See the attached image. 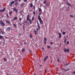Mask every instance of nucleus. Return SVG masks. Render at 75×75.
Here are the masks:
<instances>
[{
  "mask_svg": "<svg viewBox=\"0 0 75 75\" xmlns=\"http://www.w3.org/2000/svg\"><path fill=\"white\" fill-rule=\"evenodd\" d=\"M38 19L40 21V23L41 24H43V21L41 19V18L40 16H38Z\"/></svg>",
  "mask_w": 75,
  "mask_h": 75,
  "instance_id": "1",
  "label": "nucleus"
},
{
  "mask_svg": "<svg viewBox=\"0 0 75 75\" xmlns=\"http://www.w3.org/2000/svg\"><path fill=\"white\" fill-rule=\"evenodd\" d=\"M0 24L2 25L3 27H4L5 26V23H3V21H0Z\"/></svg>",
  "mask_w": 75,
  "mask_h": 75,
  "instance_id": "2",
  "label": "nucleus"
},
{
  "mask_svg": "<svg viewBox=\"0 0 75 75\" xmlns=\"http://www.w3.org/2000/svg\"><path fill=\"white\" fill-rule=\"evenodd\" d=\"M11 30H12V28L11 27H8L7 28V30L8 31H10Z\"/></svg>",
  "mask_w": 75,
  "mask_h": 75,
  "instance_id": "3",
  "label": "nucleus"
},
{
  "mask_svg": "<svg viewBox=\"0 0 75 75\" xmlns=\"http://www.w3.org/2000/svg\"><path fill=\"white\" fill-rule=\"evenodd\" d=\"M10 4V6H12V4H14V1H13L11 2Z\"/></svg>",
  "mask_w": 75,
  "mask_h": 75,
  "instance_id": "4",
  "label": "nucleus"
},
{
  "mask_svg": "<svg viewBox=\"0 0 75 75\" xmlns=\"http://www.w3.org/2000/svg\"><path fill=\"white\" fill-rule=\"evenodd\" d=\"M37 23L38 24V28L39 29H40V25H39V23H38V21H37Z\"/></svg>",
  "mask_w": 75,
  "mask_h": 75,
  "instance_id": "5",
  "label": "nucleus"
},
{
  "mask_svg": "<svg viewBox=\"0 0 75 75\" xmlns=\"http://www.w3.org/2000/svg\"><path fill=\"white\" fill-rule=\"evenodd\" d=\"M48 56H47L46 57H45V59H44V61L45 62V61H46V60H47V59H48Z\"/></svg>",
  "mask_w": 75,
  "mask_h": 75,
  "instance_id": "6",
  "label": "nucleus"
},
{
  "mask_svg": "<svg viewBox=\"0 0 75 75\" xmlns=\"http://www.w3.org/2000/svg\"><path fill=\"white\" fill-rule=\"evenodd\" d=\"M29 17H30V15L28 14L27 17V20H28V21L30 20V19H29Z\"/></svg>",
  "mask_w": 75,
  "mask_h": 75,
  "instance_id": "7",
  "label": "nucleus"
},
{
  "mask_svg": "<svg viewBox=\"0 0 75 75\" xmlns=\"http://www.w3.org/2000/svg\"><path fill=\"white\" fill-rule=\"evenodd\" d=\"M6 23H7L8 24H10V22L8 21V20H6Z\"/></svg>",
  "mask_w": 75,
  "mask_h": 75,
  "instance_id": "8",
  "label": "nucleus"
},
{
  "mask_svg": "<svg viewBox=\"0 0 75 75\" xmlns=\"http://www.w3.org/2000/svg\"><path fill=\"white\" fill-rule=\"evenodd\" d=\"M5 9H6V8H4L2 10H0V12L4 11H5Z\"/></svg>",
  "mask_w": 75,
  "mask_h": 75,
  "instance_id": "9",
  "label": "nucleus"
},
{
  "mask_svg": "<svg viewBox=\"0 0 75 75\" xmlns=\"http://www.w3.org/2000/svg\"><path fill=\"white\" fill-rule=\"evenodd\" d=\"M61 69L62 70H63V71H66V72H67V71H68V70H65V69L64 68L62 69Z\"/></svg>",
  "mask_w": 75,
  "mask_h": 75,
  "instance_id": "10",
  "label": "nucleus"
},
{
  "mask_svg": "<svg viewBox=\"0 0 75 75\" xmlns=\"http://www.w3.org/2000/svg\"><path fill=\"white\" fill-rule=\"evenodd\" d=\"M59 39H60L61 37V34L60 33H59Z\"/></svg>",
  "mask_w": 75,
  "mask_h": 75,
  "instance_id": "11",
  "label": "nucleus"
},
{
  "mask_svg": "<svg viewBox=\"0 0 75 75\" xmlns=\"http://www.w3.org/2000/svg\"><path fill=\"white\" fill-rule=\"evenodd\" d=\"M67 4L69 6H72V5L70 4L69 2H67Z\"/></svg>",
  "mask_w": 75,
  "mask_h": 75,
  "instance_id": "12",
  "label": "nucleus"
},
{
  "mask_svg": "<svg viewBox=\"0 0 75 75\" xmlns=\"http://www.w3.org/2000/svg\"><path fill=\"white\" fill-rule=\"evenodd\" d=\"M39 11L40 13H41V11H42V10H41V8H39Z\"/></svg>",
  "mask_w": 75,
  "mask_h": 75,
  "instance_id": "13",
  "label": "nucleus"
},
{
  "mask_svg": "<svg viewBox=\"0 0 75 75\" xmlns=\"http://www.w3.org/2000/svg\"><path fill=\"white\" fill-rule=\"evenodd\" d=\"M30 38H32L33 35H32V34L30 33Z\"/></svg>",
  "mask_w": 75,
  "mask_h": 75,
  "instance_id": "14",
  "label": "nucleus"
},
{
  "mask_svg": "<svg viewBox=\"0 0 75 75\" xmlns=\"http://www.w3.org/2000/svg\"><path fill=\"white\" fill-rule=\"evenodd\" d=\"M25 49H22V52H24V51H25Z\"/></svg>",
  "mask_w": 75,
  "mask_h": 75,
  "instance_id": "15",
  "label": "nucleus"
},
{
  "mask_svg": "<svg viewBox=\"0 0 75 75\" xmlns=\"http://www.w3.org/2000/svg\"><path fill=\"white\" fill-rule=\"evenodd\" d=\"M46 1H47V0H45L43 2V4H46Z\"/></svg>",
  "mask_w": 75,
  "mask_h": 75,
  "instance_id": "16",
  "label": "nucleus"
},
{
  "mask_svg": "<svg viewBox=\"0 0 75 75\" xmlns=\"http://www.w3.org/2000/svg\"><path fill=\"white\" fill-rule=\"evenodd\" d=\"M34 32H35V35H37V31H35V30H34Z\"/></svg>",
  "mask_w": 75,
  "mask_h": 75,
  "instance_id": "17",
  "label": "nucleus"
},
{
  "mask_svg": "<svg viewBox=\"0 0 75 75\" xmlns=\"http://www.w3.org/2000/svg\"><path fill=\"white\" fill-rule=\"evenodd\" d=\"M13 26L15 28H17V25H16L15 24H13Z\"/></svg>",
  "mask_w": 75,
  "mask_h": 75,
  "instance_id": "18",
  "label": "nucleus"
},
{
  "mask_svg": "<svg viewBox=\"0 0 75 75\" xmlns=\"http://www.w3.org/2000/svg\"><path fill=\"white\" fill-rule=\"evenodd\" d=\"M30 7H33V4L30 3Z\"/></svg>",
  "mask_w": 75,
  "mask_h": 75,
  "instance_id": "19",
  "label": "nucleus"
},
{
  "mask_svg": "<svg viewBox=\"0 0 75 75\" xmlns=\"http://www.w3.org/2000/svg\"><path fill=\"white\" fill-rule=\"evenodd\" d=\"M0 34H1V33L0 32ZM0 38H3V36L1 35H0Z\"/></svg>",
  "mask_w": 75,
  "mask_h": 75,
  "instance_id": "20",
  "label": "nucleus"
},
{
  "mask_svg": "<svg viewBox=\"0 0 75 75\" xmlns=\"http://www.w3.org/2000/svg\"><path fill=\"white\" fill-rule=\"evenodd\" d=\"M28 21H29V22H30V24H31L32 23V22H31V21L30 19H29V20H28Z\"/></svg>",
  "mask_w": 75,
  "mask_h": 75,
  "instance_id": "21",
  "label": "nucleus"
},
{
  "mask_svg": "<svg viewBox=\"0 0 75 75\" xmlns=\"http://www.w3.org/2000/svg\"><path fill=\"white\" fill-rule=\"evenodd\" d=\"M18 4V2H15V6H17V5Z\"/></svg>",
  "mask_w": 75,
  "mask_h": 75,
  "instance_id": "22",
  "label": "nucleus"
},
{
  "mask_svg": "<svg viewBox=\"0 0 75 75\" xmlns=\"http://www.w3.org/2000/svg\"><path fill=\"white\" fill-rule=\"evenodd\" d=\"M34 20V16H33L32 17V19H31V21H33V20Z\"/></svg>",
  "mask_w": 75,
  "mask_h": 75,
  "instance_id": "23",
  "label": "nucleus"
},
{
  "mask_svg": "<svg viewBox=\"0 0 75 75\" xmlns=\"http://www.w3.org/2000/svg\"><path fill=\"white\" fill-rule=\"evenodd\" d=\"M17 17H15L13 18L14 20H17Z\"/></svg>",
  "mask_w": 75,
  "mask_h": 75,
  "instance_id": "24",
  "label": "nucleus"
},
{
  "mask_svg": "<svg viewBox=\"0 0 75 75\" xmlns=\"http://www.w3.org/2000/svg\"><path fill=\"white\" fill-rule=\"evenodd\" d=\"M67 38H66V39H65L64 41V43H66V41H67Z\"/></svg>",
  "mask_w": 75,
  "mask_h": 75,
  "instance_id": "25",
  "label": "nucleus"
},
{
  "mask_svg": "<svg viewBox=\"0 0 75 75\" xmlns=\"http://www.w3.org/2000/svg\"><path fill=\"white\" fill-rule=\"evenodd\" d=\"M24 3H22L21 4V7H23V6H24Z\"/></svg>",
  "mask_w": 75,
  "mask_h": 75,
  "instance_id": "26",
  "label": "nucleus"
},
{
  "mask_svg": "<svg viewBox=\"0 0 75 75\" xmlns=\"http://www.w3.org/2000/svg\"><path fill=\"white\" fill-rule=\"evenodd\" d=\"M13 10L14 11H15L17 9L16 8H14L13 9Z\"/></svg>",
  "mask_w": 75,
  "mask_h": 75,
  "instance_id": "27",
  "label": "nucleus"
},
{
  "mask_svg": "<svg viewBox=\"0 0 75 75\" xmlns=\"http://www.w3.org/2000/svg\"><path fill=\"white\" fill-rule=\"evenodd\" d=\"M44 40H45V41H47V39H46L45 38H44Z\"/></svg>",
  "mask_w": 75,
  "mask_h": 75,
  "instance_id": "28",
  "label": "nucleus"
},
{
  "mask_svg": "<svg viewBox=\"0 0 75 75\" xmlns=\"http://www.w3.org/2000/svg\"><path fill=\"white\" fill-rule=\"evenodd\" d=\"M69 50L68 49H67V50H66V52H69Z\"/></svg>",
  "mask_w": 75,
  "mask_h": 75,
  "instance_id": "29",
  "label": "nucleus"
},
{
  "mask_svg": "<svg viewBox=\"0 0 75 75\" xmlns=\"http://www.w3.org/2000/svg\"><path fill=\"white\" fill-rule=\"evenodd\" d=\"M62 34H63V35H65V32H63Z\"/></svg>",
  "mask_w": 75,
  "mask_h": 75,
  "instance_id": "30",
  "label": "nucleus"
},
{
  "mask_svg": "<svg viewBox=\"0 0 75 75\" xmlns=\"http://www.w3.org/2000/svg\"><path fill=\"white\" fill-rule=\"evenodd\" d=\"M70 16L71 17H74V15H71Z\"/></svg>",
  "mask_w": 75,
  "mask_h": 75,
  "instance_id": "31",
  "label": "nucleus"
},
{
  "mask_svg": "<svg viewBox=\"0 0 75 75\" xmlns=\"http://www.w3.org/2000/svg\"><path fill=\"white\" fill-rule=\"evenodd\" d=\"M64 52H66V51L67 52V49H64Z\"/></svg>",
  "mask_w": 75,
  "mask_h": 75,
  "instance_id": "32",
  "label": "nucleus"
},
{
  "mask_svg": "<svg viewBox=\"0 0 75 75\" xmlns=\"http://www.w3.org/2000/svg\"><path fill=\"white\" fill-rule=\"evenodd\" d=\"M1 34L3 35L4 34V32H2V31H1Z\"/></svg>",
  "mask_w": 75,
  "mask_h": 75,
  "instance_id": "33",
  "label": "nucleus"
},
{
  "mask_svg": "<svg viewBox=\"0 0 75 75\" xmlns=\"http://www.w3.org/2000/svg\"><path fill=\"white\" fill-rule=\"evenodd\" d=\"M12 13H13V12L12 11H11V12H10L9 13L10 14H12Z\"/></svg>",
  "mask_w": 75,
  "mask_h": 75,
  "instance_id": "34",
  "label": "nucleus"
},
{
  "mask_svg": "<svg viewBox=\"0 0 75 75\" xmlns=\"http://www.w3.org/2000/svg\"><path fill=\"white\" fill-rule=\"evenodd\" d=\"M69 65V63L68 64H64V66H67V65Z\"/></svg>",
  "mask_w": 75,
  "mask_h": 75,
  "instance_id": "35",
  "label": "nucleus"
},
{
  "mask_svg": "<svg viewBox=\"0 0 75 75\" xmlns=\"http://www.w3.org/2000/svg\"><path fill=\"white\" fill-rule=\"evenodd\" d=\"M4 61H6V58H4Z\"/></svg>",
  "mask_w": 75,
  "mask_h": 75,
  "instance_id": "36",
  "label": "nucleus"
},
{
  "mask_svg": "<svg viewBox=\"0 0 75 75\" xmlns=\"http://www.w3.org/2000/svg\"><path fill=\"white\" fill-rule=\"evenodd\" d=\"M69 44V41H67V44Z\"/></svg>",
  "mask_w": 75,
  "mask_h": 75,
  "instance_id": "37",
  "label": "nucleus"
},
{
  "mask_svg": "<svg viewBox=\"0 0 75 75\" xmlns=\"http://www.w3.org/2000/svg\"><path fill=\"white\" fill-rule=\"evenodd\" d=\"M50 46H47V48H48V49H49V48H50Z\"/></svg>",
  "mask_w": 75,
  "mask_h": 75,
  "instance_id": "38",
  "label": "nucleus"
},
{
  "mask_svg": "<svg viewBox=\"0 0 75 75\" xmlns=\"http://www.w3.org/2000/svg\"><path fill=\"white\" fill-rule=\"evenodd\" d=\"M22 12H23V11H20L19 12L21 14H22Z\"/></svg>",
  "mask_w": 75,
  "mask_h": 75,
  "instance_id": "39",
  "label": "nucleus"
},
{
  "mask_svg": "<svg viewBox=\"0 0 75 75\" xmlns=\"http://www.w3.org/2000/svg\"><path fill=\"white\" fill-rule=\"evenodd\" d=\"M20 25H22V24H21L20 23H18Z\"/></svg>",
  "mask_w": 75,
  "mask_h": 75,
  "instance_id": "40",
  "label": "nucleus"
},
{
  "mask_svg": "<svg viewBox=\"0 0 75 75\" xmlns=\"http://www.w3.org/2000/svg\"><path fill=\"white\" fill-rule=\"evenodd\" d=\"M6 16H7V17H8H8H9V16H8V14H6Z\"/></svg>",
  "mask_w": 75,
  "mask_h": 75,
  "instance_id": "41",
  "label": "nucleus"
},
{
  "mask_svg": "<svg viewBox=\"0 0 75 75\" xmlns=\"http://www.w3.org/2000/svg\"><path fill=\"white\" fill-rule=\"evenodd\" d=\"M24 23H27V21H25Z\"/></svg>",
  "mask_w": 75,
  "mask_h": 75,
  "instance_id": "42",
  "label": "nucleus"
},
{
  "mask_svg": "<svg viewBox=\"0 0 75 75\" xmlns=\"http://www.w3.org/2000/svg\"><path fill=\"white\" fill-rule=\"evenodd\" d=\"M35 11H34V12H33V14L34 15H35Z\"/></svg>",
  "mask_w": 75,
  "mask_h": 75,
  "instance_id": "43",
  "label": "nucleus"
},
{
  "mask_svg": "<svg viewBox=\"0 0 75 75\" xmlns=\"http://www.w3.org/2000/svg\"><path fill=\"white\" fill-rule=\"evenodd\" d=\"M50 44H53V42H50Z\"/></svg>",
  "mask_w": 75,
  "mask_h": 75,
  "instance_id": "44",
  "label": "nucleus"
},
{
  "mask_svg": "<svg viewBox=\"0 0 75 75\" xmlns=\"http://www.w3.org/2000/svg\"><path fill=\"white\" fill-rule=\"evenodd\" d=\"M26 1H27V0H24V2H26Z\"/></svg>",
  "mask_w": 75,
  "mask_h": 75,
  "instance_id": "45",
  "label": "nucleus"
},
{
  "mask_svg": "<svg viewBox=\"0 0 75 75\" xmlns=\"http://www.w3.org/2000/svg\"><path fill=\"white\" fill-rule=\"evenodd\" d=\"M57 61L58 62H59V59H58Z\"/></svg>",
  "mask_w": 75,
  "mask_h": 75,
  "instance_id": "46",
  "label": "nucleus"
},
{
  "mask_svg": "<svg viewBox=\"0 0 75 75\" xmlns=\"http://www.w3.org/2000/svg\"><path fill=\"white\" fill-rule=\"evenodd\" d=\"M18 11V9H17L16 11V13H17V11Z\"/></svg>",
  "mask_w": 75,
  "mask_h": 75,
  "instance_id": "47",
  "label": "nucleus"
},
{
  "mask_svg": "<svg viewBox=\"0 0 75 75\" xmlns=\"http://www.w3.org/2000/svg\"><path fill=\"white\" fill-rule=\"evenodd\" d=\"M23 30H25V28H24V27H23Z\"/></svg>",
  "mask_w": 75,
  "mask_h": 75,
  "instance_id": "48",
  "label": "nucleus"
},
{
  "mask_svg": "<svg viewBox=\"0 0 75 75\" xmlns=\"http://www.w3.org/2000/svg\"><path fill=\"white\" fill-rule=\"evenodd\" d=\"M42 13H39V15H41V14H42Z\"/></svg>",
  "mask_w": 75,
  "mask_h": 75,
  "instance_id": "49",
  "label": "nucleus"
},
{
  "mask_svg": "<svg viewBox=\"0 0 75 75\" xmlns=\"http://www.w3.org/2000/svg\"><path fill=\"white\" fill-rule=\"evenodd\" d=\"M44 42L45 44H46V41H44Z\"/></svg>",
  "mask_w": 75,
  "mask_h": 75,
  "instance_id": "50",
  "label": "nucleus"
},
{
  "mask_svg": "<svg viewBox=\"0 0 75 75\" xmlns=\"http://www.w3.org/2000/svg\"><path fill=\"white\" fill-rule=\"evenodd\" d=\"M19 20H20V21H21V18H20L19 19Z\"/></svg>",
  "mask_w": 75,
  "mask_h": 75,
  "instance_id": "51",
  "label": "nucleus"
},
{
  "mask_svg": "<svg viewBox=\"0 0 75 75\" xmlns=\"http://www.w3.org/2000/svg\"><path fill=\"white\" fill-rule=\"evenodd\" d=\"M24 44H25V45H26V44H27V43H26V42L24 43Z\"/></svg>",
  "mask_w": 75,
  "mask_h": 75,
  "instance_id": "52",
  "label": "nucleus"
},
{
  "mask_svg": "<svg viewBox=\"0 0 75 75\" xmlns=\"http://www.w3.org/2000/svg\"><path fill=\"white\" fill-rule=\"evenodd\" d=\"M40 67H42V65H40Z\"/></svg>",
  "mask_w": 75,
  "mask_h": 75,
  "instance_id": "53",
  "label": "nucleus"
},
{
  "mask_svg": "<svg viewBox=\"0 0 75 75\" xmlns=\"http://www.w3.org/2000/svg\"><path fill=\"white\" fill-rule=\"evenodd\" d=\"M66 37H67V38H68V35H67L66 36Z\"/></svg>",
  "mask_w": 75,
  "mask_h": 75,
  "instance_id": "54",
  "label": "nucleus"
},
{
  "mask_svg": "<svg viewBox=\"0 0 75 75\" xmlns=\"http://www.w3.org/2000/svg\"><path fill=\"white\" fill-rule=\"evenodd\" d=\"M38 28H37V31H38Z\"/></svg>",
  "mask_w": 75,
  "mask_h": 75,
  "instance_id": "55",
  "label": "nucleus"
},
{
  "mask_svg": "<svg viewBox=\"0 0 75 75\" xmlns=\"http://www.w3.org/2000/svg\"><path fill=\"white\" fill-rule=\"evenodd\" d=\"M42 50H44V48L42 47Z\"/></svg>",
  "mask_w": 75,
  "mask_h": 75,
  "instance_id": "56",
  "label": "nucleus"
},
{
  "mask_svg": "<svg viewBox=\"0 0 75 75\" xmlns=\"http://www.w3.org/2000/svg\"><path fill=\"white\" fill-rule=\"evenodd\" d=\"M33 8H35V6H33Z\"/></svg>",
  "mask_w": 75,
  "mask_h": 75,
  "instance_id": "57",
  "label": "nucleus"
},
{
  "mask_svg": "<svg viewBox=\"0 0 75 75\" xmlns=\"http://www.w3.org/2000/svg\"><path fill=\"white\" fill-rule=\"evenodd\" d=\"M61 45V44H60L59 45V47H60Z\"/></svg>",
  "mask_w": 75,
  "mask_h": 75,
  "instance_id": "58",
  "label": "nucleus"
},
{
  "mask_svg": "<svg viewBox=\"0 0 75 75\" xmlns=\"http://www.w3.org/2000/svg\"><path fill=\"white\" fill-rule=\"evenodd\" d=\"M73 74H75V72H73Z\"/></svg>",
  "mask_w": 75,
  "mask_h": 75,
  "instance_id": "59",
  "label": "nucleus"
},
{
  "mask_svg": "<svg viewBox=\"0 0 75 75\" xmlns=\"http://www.w3.org/2000/svg\"><path fill=\"white\" fill-rule=\"evenodd\" d=\"M23 27H24V25H23Z\"/></svg>",
  "mask_w": 75,
  "mask_h": 75,
  "instance_id": "60",
  "label": "nucleus"
},
{
  "mask_svg": "<svg viewBox=\"0 0 75 75\" xmlns=\"http://www.w3.org/2000/svg\"><path fill=\"white\" fill-rule=\"evenodd\" d=\"M34 9V11H35V8H33Z\"/></svg>",
  "mask_w": 75,
  "mask_h": 75,
  "instance_id": "61",
  "label": "nucleus"
},
{
  "mask_svg": "<svg viewBox=\"0 0 75 75\" xmlns=\"http://www.w3.org/2000/svg\"><path fill=\"white\" fill-rule=\"evenodd\" d=\"M37 11H38L37 10L36 11V13L37 12Z\"/></svg>",
  "mask_w": 75,
  "mask_h": 75,
  "instance_id": "62",
  "label": "nucleus"
},
{
  "mask_svg": "<svg viewBox=\"0 0 75 75\" xmlns=\"http://www.w3.org/2000/svg\"><path fill=\"white\" fill-rule=\"evenodd\" d=\"M1 42H0V44H1Z\"/></svg>",
  "mask_w": 75,
  "mask_h": 75,
  "instance_id": "63",
  "label": "nucleus"
},
{
  "mask_svg": "<svg viewBox=\"0 0 75 75\" xmlns=\"http://www.w3.org/2000/svg\"><path fill=\"white\" fill-rule=\"evenodd\" d=\"M34 75H35V74H34Z\"/></svg>",
  "mask_w": 75,
  "mask_h": 75,
  "instance_id": "64",
  "label": "nucleus"
}]
</instances>
